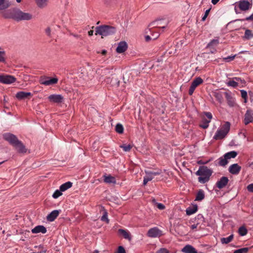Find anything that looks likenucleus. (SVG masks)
Masks as SVG:
<instances>
[{"mask_svg":"<svg viewBox=\"0 0 253 253\" xmlns=\"http://www.w3.org/2000/svg\"><path fill=\"white\" fill-rule=\"evenodd\" d=\"M235 57H236V55H234L233 56H229L227 57L224 58L223 60L224 61H225L226 62H229L230 61L234 60Z\"/></svg>","mask_w":253,"mask_h":253,"instance_id":"09e8293b","label":"nucleus"},{"mask_svg":"<svg viewBox=\"0 0 253 253\" xmlns=\"http://www.w3.org/2000/svg\"><path fill=\"white\" fill-rule=\"evenodd\" d=\"M210 122V120H207L206 119H203L202 124H201L200 126L203 128H207L209 126V124Z\"/></svg>","mask_w":253,"mask_h":253,"instance_id":"ea45409f","label":"nucleus"},{"mask_svg":"<svg viewBox=\"0 0 253 253\" xmlns=\"http://www.w3.org/2000/svg\"><path fill=\"white\" fill-rule=\"evenodd\" d=\"M229 162V161L227 160V159L226 158V157L223 155V156L220 157L218 159V165L224 167Z\"/></svg>","mask_w":253,"mask_h":253,"instance_id":"bb28decb","label":"nucleus"},{"mask_svg":"<svg viewBox=\"0 0 253 253\" xmlns=\"http://www.w3.org/2000/svg\"><path fill=\"white\" fill-rule=\"evenodd\" d=\"M59 212L57 210H54L51 211L47 216V220L49 221H53L59 215Z\"/></svg>","mask_w":253,"mask_h":253,"instance_id":"6ab92c4d","label":"nucleus"},{"mask_svg":"<svg viewBox=\"0 0 253 253\" xmlns=\"http://www.w3.org/2000/svg\"><path fill=\"white\" fill-rule=\"evenodd\" d=\"M237 155V152L235 151H230L224 154V156L228 161L232 158H235Z\"/></svg>","mask_w":253,"mask_h":253,"instance_id":"473e14b6","label":"nucleus"},{"mask_svg":"<svg viewBox=\"0 0 253 253\" xmlns=\"http://www.w3.org/2000/svg\"><path fill=\"white\" fill-rule=\"evenodd\" d=\"M253 121V115L250 113L249 111H247L245 115L244 123L248 125L250 123Z\"/></svg>","mask_w":253,"mask_h":253,"instance_id":"5701e85b","label":"nucleus"},{"mask_svg":"<svg viewBox=\"0 0 253 253\" xmlns=\"http://www.w3.org/2000/svg\"><path fill=\"white\" fill-rule=\"evenodd\" d=\"M182 252L184 253H197L196 250L191 245H186L182 249Z\"/></svg>","mask_w":253,"mask_h":253,"instance_id":"412c9836","label":"nucleus"},{"mask_svg":"<svg viewBox=\"0 0 253 253\" xmlns=\"http://www.w3.org/2000/svg\"><path fill=\"white\" fill-rule=\"evenodd\" d=\"M3 138L13 145L16 149L20 153H25L26 149L22 142L18 140L17 137L10 133H5L3 135Z\"/></svg>","mask_w":253,"mask_h":253,"instance_id":"f03ea898","label":"nucleus"},{"mask_svg":"<svg viewBox=\"0 0 253 253\" xmlns=\"http://www.w3.org/2000/svg\"><path fill=\"white\" fill-rule=\"evenodd\" d=\"M203 83V80L201 77H197L192 81L189 90V94H193L196 88Z\"/></svg>","mask_w":253,"mask_h":253,"instance_id":"0eeeda50","label":"nucleus"},{"mask_svg":"<svg viewBox=\"0 0 253 253\" xmlns=\"http://www.w3.org/2000/svg\"><path fill=\"white\" fill-rule=\"evenodd\" d=\"M118 232L119 234H121L125 239L129 241L131 240L130 234L128 231L122 229H120L118 230Z\"/></svg>","mask_w":253,"mask_h":253,"instance_id":"aec40b11","label":"nucleus"},{"mask_svg":"<svg viewBox=\"0 0 253 253\" xmlns=\"http://www.w3.org/2000/svg\"><path fill=\"white\" fill-rule=\"evenodd\" d=\"M238 233L241 236H244L247 234V230L245 227L241 226L238 229Z\"/></svg>","mask_w":253,"mask_h":253,"instance_id":"4c0bfd02","label":"nucleus"},{"mask_svg":"<svg viewBox=\"0 0 253 253\" xmlns=\"http://www.w3.org/2000/svg\"><path fill=\"white\" fill-rule=\"evenodd\" d=\"M145 173L146 175L144 177L143 179V184L144 185H145L149 181L152 180L154 178V177L150 173L149 170H146Z\"/></svg>","mask_w":253,"mask_h":253,"instance_id":"a878e982","label":"nucleus"},{"mask_svg":"<svg viewBox=\"0 0 253 253\" xmlns=\"http://www.w3.org/2000/svg\"><path fill=\"white\" fill-rule=\"evenodd\" d=\"M32 95V93L30 92L19 91L16 93V97L19 100H22Z\"/></svg>","mask_w":253,"mask_h":253,"instance_id":"a211bd4d","label":"nucleus"},{"mask_svg":"<svg viewBox=\"0 0 253 253\" xmlns=\"http://www.w3.org/2000/svg\"><path fill=\"white\" fill-rule=\"evenodd\" d=\"M156 204L159 210H163L165 209V206L163 204L156 203Z\"/></svg>","mask_w":253,"mask_h":253,"instance_id":"864d4df0","label":"nucleus"},{"mask_svg":"<svg viewBox=\"0 0 253 253\" xmlns=\"http://www.w3.org/2000/svg\"><path fill=\"white\" fill-rule=\"evenodd\" d=\"M205 114L206 116L207 117V118L208 119V120L211 121V119H212L211 114L210 112H205Z\"/></svg>","mask_w":253,"mask_h":253,"instance_id":"4d7b16f0","label":"nucleus"},{"mask_svg":"<svg viewBox=\"0 0 253 253\" xmlns=\"http://www.w3.org/2000/svg\"><path fill=\"white\" fill-rule=\"evenodd\" d=\"M169 21L168 20H158L151 23L149 26L151 27L152 28L156 27L159 29H165L167 27Z\"/></svg>","mask_w":253,"mask_h":253,"instance_id":"423d86ee","label":"nucleus"},{"mask_svg":"<svg viewBox=\"0 0 253 253\" xmlns=\"http://www.w3.org/2000/svg\"><path fill=\"white\" fill-rule=\"evenodd\" d=\"M247 189L249 192L253 193V183L248 185Z\"/></svg>","mask_w":253,"mask_h":253,"instance_id":"5fc2aeb1","label":"nucleus"},{"mask_svg":"<svg viewBox=\"0 0 253 253\" xmlns=\"http://www.w3.org/2000/svg\"><path fill=\"white\" fill-rule=\"evenodd\" d=\"M37 5L40 8L45 7L49 0H35Z\"/></svg>","mask_w":253,"mask_h":253,"instance_id":"b1692460","label":"nucleus"},{"mask_svg":"<svg viewBox=\"0 0 253 253\" xmlns=\"http://www.w3.org/2000/svg\"><path fill=\"white\" fill-rule=\"evenodd\" d=\"M62 195V191H61L60 189L56 190L52 195V197L54 199H57Z\"/></svg>","mask_w":253,"mask_h":253,"instance_id":"a19ab883","label":"nucleus"},{"mask_svg":"<svg viewBox=\"0 0 253 253\" xmlns=\"http://www.w3.org/2000/svg\"><path fill=\"white\" fill-rule=\"evenodd\" d=\"M241 167L238 164L231 165L228 169L229 171L233 174H237L241 170Z\"/></svg>","mask_w":253,"mask_h":253,"instance_id":"4468645a","label":"nucleus"},{"mask_svg":"<svg viewBox=\"0 0 253 253\" xmlns=\"http://www.w3.org/2000/svg\"><path fill=\"white\" fill-rule=\"evenodd\" d=\"M31 231L34 234H37L40 233L44 234L46 232L47 230L46 228L43 225H38L32 229Z\"/></svg>","mask_w":253,"mask_h":253,"instance_id":"dca6fc26","label":"nucleus"},{"mask_svg":"<svg viewBox=\"0 0 253 253\" xmlns=\"http://www.w3.org/2000/svg\"><path fill=\"white\" fill-rule=\"evenodd\" d=\"M198 210V207L197 205H193L192 206H190L188 207L186 210V214L188 215H192L195 213Z\"/></svg>","mask_w":253,"mask_h":253,"instance_id":"393cba45","label":"nucleus"},{"mask_svg":"<svg viewBox=\"0 0 253 253\" xmlns=\"http://www.w3.org/2000/svg\"><path fill=\"white\" fill-rule=\"evenodd\" d=\"M229 181L227 177L222 176L216 183V186L219 189H222L226 186Z\"/></svg>","mask_w":253,"mask_h":253,"instance_id":"f8f14e48","label":"nucleus"},{"mask_svg":"<svg viewBox=\"0 0 253 253\" xmlns=\"http://www.w3.org/2000/svg\"><path fill=\"white\" fill-rule=\"evenodd\" d=\"M127 48V44L126 42H121L118 43L116 48L118 53H121L125 52Z\"/></svg>","mask_w":253,"mask_h":253,"instance_id":"2eb2a0df","label":"nucleus"},{"mask_svg":"<svg viewBox=\"0 0 253 253\" xmlns=\"http://www.w3.org/2000/svg\"><path fill=\"white\" fill-rule=\"evenodd\" d=\"M72 35L76 38L80 39L81 38V36L77 34H72Z\"/></svg>","mask_w":253,"mask_h":253,"instance_id":"774afa93","label":"nucleus"},{"mask_svg":"<svg viewBox=\"0 0 253 253\" xmlns=\"http://www.w3.org/2000/svg\"><path fill=\"white\" fill-rule=\"evenodd\" d=\"M110 72H111V70L107 68L98 69L96 71L97 74L101 75V76H103L104 75L109 74L110 73Z\"/></svg>","mask_w":253,"mask_h":253,"instance_id":"c756f323","label":"nucleus"},{"mask_svg":"<svg viewBox=\"0 0 253 253\" xmlns=\"http://www.w3.org/2000/svg\"><path fill=\"white\" fill-rule=\"evenodd\" d=\"M120 147L123 148V149L125 152H128L130 150L131 148H132L131 145L130 144H123L122 145H121Z\"/></svg>","mask_w":253,"mask_h":253,"instance_id":"c03bdc74","label":"nucleus"},{"mask_svg":"<svg viewBox=\"0 0 253 253\" xmlns=\"http://www.w3.org/2000/svg\"><path fill=\"white\" fill-rule=\"evenodd\" d=\"M145 40H146V41H147V42H148V41H150V40L152 39V36H148V35H147V36H145Z\"/></svg>","mask_w":253,"mask_h":253,"instance_id":"e2e57ef3","label":"nucleus"},{"mask_svg":"<svg viewBox=\"0 0 253 253\" xmlns=\"http://www.w3.org/2000/svg\"><path fill=\"white\" fill-rule=\"evenodd\" d=\"M226 84L228 86H232L233 87H236L238 86V83L236 82L235 80H232L227 82Z\"/></svg>","mask_w":253,"mask_h":253,"instance_id":"79ce46f5","label":"nucleus"},{"mask_svg":"<svg viewBox=\"0 0 253 253\" xmlns=\"http://www.w3.org/2000/svg\"><path fill=\"white\" fill-rule=\"evenodd\" d=\"M241 93L242 97L245 99V102H246V99L247 97V91L244 90H241Z\"/></svg>","mask_w":253,"mask_h":253,"instance_id":"603ef678","label":"nucleus"},{"mask_svg":"<svg viewBox=\"0 0 253 253\" xmlns=\"http://www.w3.org/2000/svg\"><path fill=\"white\" fill-rule=\"evenodd\" d=\"M48 98L50 102L55 103H62L64 100L63 97L60 94H51Z\"/></svg>","mask_w":253,"mask_h":253,"instance_id":"9b49d317","label":"nucleus"},{"mask_svg":"<svg viewBox=\"0 0 253 253\" xmlns=\"http://www.w3.org/2000/svg\"><path fill=\"white\" fill-rule=\"evenodd\" d=\"M45 32L46 33V34L48 36H50V35H51V29L49 27H47L45 29Z\"/></svg>","mask_w":253,"mask_h":253,"instance_id":"13d9d810","label":"nucleus"},{"mask_svg":"<svg viewBox=\"0 0 253 253\" xmlns=\"http://www.w3.org/2000/svg\"><path fill=\"white\" fill-rule=\"evenodd\" d=\"M249 250L248 248H243L234 251V253H247Z\"/></svg>","mask_w":253,"mask_h":253,"instance_id":"37998d69","label":"nucleus"},{"mask_svg":"<svg viewBox=\"0 0 253 253\" xmlns=\"http://www.w3.org/2000/svg\"><path fill=\"white\" fill-rule=\"evenodd\" d=\"M196 218L201 220V221H204V218L202 214L197 215Z\"/></svg>","mask_w":253,"mask_h":253,"instance_id":"052dcab7","label":"nucleus"},{"mask_svg":"<svg viewBox=\"0 0 253 253\" xmlns=\"http://www.w3.org/2000/svg\"><path fill=\"white\" fill-rule=\"evenodd\" d=\"M93 30H90L88 32V34L89 36H91L93 35Z\"/></svg>","mask_w":253,"mask_h":253,"instance_id":"338daca9","label":"nucleus"},{"mask_svg":"<svg viewBox=\"0 0 253 253\" xmlns=\"http://www.w3.org/2000/svg\"><path fill=\"white\" fill-rule=\"evenodd\" d=\"M116 29L114 27L104 25L96 27L95 35H99L102 38L115 34Z\"/></svg>","mask_w":253,"mask_h":253,"instance_id":"7ed1b4c3","label":"nucleus"},{"mask_svg":"<svg viewBox=\"0 0 253 253\" xmlns=\"http://www.w3.org/2000/svg\"><path fill=\"white\" fill-rule=\"evenodd\" d=\"M233 80H235L237 83H238V82L241 81V79L239 77L234 78H233Z\"/></svg>","mask_w":253,"mask_h":253,"instance_id":"0e129e2a","label":"nucleus"},{"mask_svg":"<svg viewBox=\"0 0 253 253\" xmlns=\"http://www.w3.org/2000/svg\"><path fill=\"white\" fill-rule=\"evenodd\" d=\"M150 173L152 175V176L154 178V177L156 175H160L162 173V171L160 169H158L155 171H150Z\"/></svg>","mask_w":253,"mask_h":253,"instance_id":"49530a36","label":"nucleus"},{"mask_svg":"<svg viewBox=\"0 0 253 253\" xmlns=\"http://www.w3.org/2000/svg\"><path fill=\"white\" fill-rule=\"evenodd\" d=\"M210 9H207L205 11V14H204V16L202 17V20L203 21L205 20L206 19V18L207 17V16L209 15V13L210 12Z\"/></svg>","mask_w":253,"mask_h":253,"instance_id":"6e6d98bb","label":"nucleus"},{"mask_svg":"<svg viewBox=\"0 0 253 253\" xmlns=\"http://www.w3.org/2000/svg\"><path fill=\"white\" fill-rule=\"evenodd\" d=\"M198 226H199V223H197L196 224H194L190 226V228L191 229L194 230L195 229H197L198 227Z\"/></svg>","mask_w":253,"mask_h":253,"instance_id":"bf43d9fd","label":"nucleus"},{"mask_svg":"<svg viewBox=\"0 0 253 253\" xmlns=\"http://www.w3.org/2000/svg\"><path fill=\"white\" fill-rule=\"evenodd\" d=\"M218 39H213L208 44L207 47L210 48H214L218 44Z\"/></svg>","mask_w":253,"mask_h":253,"instance_id":"7c9ffc66","label":"nucleus"},{"mask_svg":"<svg viewBox=\"0 0 253 253\" xmlns=\"http://www.w3.org/2000/svg\"><path fill=\"white\" fill-rule=\"evenodd\" d=\"M103 177L104 182L107 183L115 184L116 182L115 178L110 175L105 174L103 175Z\"/></svg>","mask_w":253,"mask_h":253,"instance_id":"4be33fe9","label":"nucleus"},{"mask_svg":"<svg viewBox=\"0 0 253 253\" xmlns=\"http://www.w3.org/2000/svg\"><path fill=\"white\" fill-rule=\"evenodd\" d=\"M101 220L103 221H106L107 223L109 222V220L108 218V215L106 211H104L103 215L101 218Z\"/></svg>","mask_w":253,"mask_h":253,"instance_id":"de8ad7c7","label":"nucleus"},{"mask_svg":"<svg viewBox=\"0 0 253 253\" xmlns=\"http://www.w3.org/2000/svg\"><path fill=\"white\" fill-rule=\"evenodd\" d=\"M156 253H169V252L166 248H161L157 251Z\"/></svg>","mask_w":253,"mask_h":253,"instance_id":"3c124183","label":"nucleus"},{"mask_svg":"<svg viewBox=\"0 0 253 253\" xmlns=\"http://www.w3.org/2000/svg\"><path fill=\"white\" fill-rule=\"evenodd\" d=\"M115 129L118 133H122L124 131V127L121 124H118L116 126Z\"/></svg>","mask_w":253,"mask_h":253,"instance_id":"58836bf2","label":"nucleus"},{"mask_svg":"<svg viewBox=\"0 0 253 253\" xmlns=\"http://www.w3.org/2000/svg\"><path fill=\"white\" fill-rule=\"evenodd\" d=\"M10 6V3L7 0H0V10H4Z\"/></svg>","mask_w":253,"mask_h":253,"instance_id":"c85d7f7f","label":"nucleus"},{"mask_svg":"<svg viewBox=\"0 0 253 253\" xmlns=\"http://www.w3.org/2000/svg\"><path fill=\"white\" fill-rule=\"evenodd\" d=\"M238 5L240 9L243 11L247 10L251 7L250 2L246 0L240 1Z\"/></svg>","mask_w":253,"mask_h":253,"instance_id":"f3484780","label":"nucleus"},{"mask_svg":"<svg viewBox=\"0 0 253 253\" xmlns=\"http://www.w3.org/2000/svg\"><path fill=\"white\" fill-rule=\"evenodd\" d=\"M72 186V183L70 181H68L62 184L60 186L59 188L60 189L61 191H62L63 192L70 188Z\"/></svg>","mask_w":253,"mask_h":253,"instance_id":"cd10ccee","label":"nucleus"},{"mask_svg":"<svg viewBox=\"0 0 253 253\" xmlns=\"http://www.w3.org/2000/svg\"><path fill=\"white\" fill-rule=\"evenodd\" d=\"M4 16L16 21H30L33 18V15L31 13L22 11L18 8H13L8 10L5 13Z\"/></svg>","mask_w":253,"mask_h":253,"instance_id":"f257e3e1","label":"nucleus"},{"mask_svg":"<svg viewBox=\"0 0 253 253\" xmlns=\"http://www.w3.org/2000/svg\"><path fill=\"white\" fill-rule=\"evenodd\" d=\"M204 198L205 194L204 191L202 190H200L197 194L195 200L201 201L203 200Z\"/></svg>","mask_w":253,"mask_h":253,"instance_id":"f704fd0d","label":"nucleus"},{"mask_svg":"<svg viewBox=\"0 0 253 253\" xmlns=\"http://www.w3.org/2000/svg\"><path fill=\"white\" fill-rule=\"evenodd\" d=\"M58 82V79L56 78H44L40 80V83L45 85H50L55 84Z\"/></svg>","mask_w":253,"mask_h":253,"instance_id":"9d476101","label":"nucleus"},{"mask_svg":"<svg viewBox=\"0 0 253 253\" xmlns=\"http://www.w3.org/2000/svg\"><path fill=\"white\" fill-rule=\"evenodd\" d=\"M253 37V34L252 33V31L250 30L247 29L245 31L244 36L243 38L246 40H250Z\"/></svg>","mask_w":253,"mask_h":253,"instance_id":"c9c22d12","label":"nucleus"},{"mask_svg":"<svg viewBox=\"0 0 253 253\" xmlns=\"http://www.w3.org/2000/svg\"><path fill=\"white\" fill-rule=\"evenodd\" d=\"M246 20L247 21L253 20V13L250 16L246 17Z\"/></svg>","mask_w":253,"mask_h":253,"instance_id":"680f3d73","label":"nucleus"},{"mask_svg":"<svg viewBox=\"0 0 253 253\" xmlns=\"http://www.w3.org/2000/svg\"><path fill=\"white\" fill-rule=\"evenodd\" d=\"M162 231L158 227H153L150 229L147 233V235L151 238H157L162 235Z\"/></svg>","mask_w":253,"mask_h":253,"instance_id":"1a4fd4ad","label":"nucleus"},{"mask_svg":"<svg viewBox=\"0 0 253 253\" xmlns=\"http://www.w3.org/2000/svg\"><path fill=\"white\" fill-rule=\"evenodd\" d=\"M152 32H153V34H152V40H156L157 39L159 36V32L158 30H155L154 31H152Z\"/></svg>","mask_w":253,"mask_h":253,"instance_id":"a18cd8bd","label":"nucleus"},{"mask_svg":"<svg viewBox=\"0 0 253 253\" xmlns=\"http://www.w3.org/2000/svg\"><path fill=\"white\" fill-rule=\"evenodd\" d=\"M234 235L233 234L230 235L229 236L226 238H222L220 239L221 243L222 244H227L231 242L233 239Z\"/></svg>","mask_w":253,"mask_h":253,"instance_id":"2f4dec72","label":"nucleus"},{"mask_svg":"<svg viewBox=\"0 0 253 253\" xmlns=\"http://www.w3.org/2000/svg\"><path fill=\"white\" fill-rule=\"evenodd\" d=\"M220 0H211L213 4H216Z\"/></svg>","mask_w":253,"mask_h":253,"instance_id":"69168bd1","label":"nucleus"},{"mask_svg":"<svg viewBox=\"0 0 253 253\" xmlns=\"http://www.w3.org/2000/svg\"><path fill=\"white\" fill-rule=\"evenodd\" d=\"M224 94L228 105L230 107L234 106L236 105L235 99L232 96L231 93L226 92Z\"/></svg>","mask_w":253,"mask_h":253,"instance_id":"ddd939ff","label":"nucleus"},{"mask_svg":"<svg viewBox=\"0 0 253 253\" xmlns=\"http://www.w3.org/2000/svg\"><path fill=\"white\" fill-rule=\"evenodd\" d=\"M6 53L5 51L0 47V62H6Z\"/></svg>","mask_w":253,"mask_h":253,"instance_id":"72a5a7b5","label":"nucleus"},{"mask_svg":"<svg viewBox=\"0 0 253 253\" xmlns=\"http://www.w3.org/2000/svg\"><path fill=\"white\" fill-rule=\"evenodd\" d=\"M230 128V124L226 122L220 127L216 130L213 138L215 140H221L226 137L229 131Z\"/></svg>","mask_w":253,"mask_h":253,"instance_id":"39448f33","label":"nucleus"},{"mask_svg":"<svg viewBox=\"0 0 253 253\" xmlns=\"http://www.w3.org/2000/svg\"><path fill=\"white\" fill-rule=\"evenodd\" d=\"M115 253H126L124 248L123 246H119Z\"/></svg>","mask_w":253,"mask_h":253,"instance_id":"8fccbe9b","label":"nucleus"},{"mask_svg":"<svg viewBox=\"0 0 253 253\" xmlns=\"http://www.w3.org/2000/svg\"><path fill=\"white\" fill-rule=\"evenodd\" d=\"M196 173L199 176V182L201 183H205L209 180L212 174V171L207 167H202L200 168Z\"/></svg>","mask_w":253,"mask_h":253,"instance_id":"20e7f679","label":"nucleus"},{"mask_svg":"<svg viewBox=\"0 0 253 253\" xmlns=\"http://www.w3.org/2000/svg\"><path fill=\"white\" fill-rule=\"evenodd\" d=\"M214 96L219 102L221 103L222 102L223 96L221 92H215L214 93Z\"/></svg>","mask_w":253,"mask_h":253,"instance_id":"e433bc0d","label":"nucleus"},{"mask_svg":"<svg viewBox=\"0 0 253 253\" xmlns=\"http://www.w3.org/2000/svg\"><path fill=\"white\" fill-rule=\"evenodd\" d=\"M16 81V78L11 75H0V83L4 84H11Z\"/></svg>","mask_w":253,"mask_h":253,"instance_id":"6e6552de","label":"nucleus"}]
</instances>
